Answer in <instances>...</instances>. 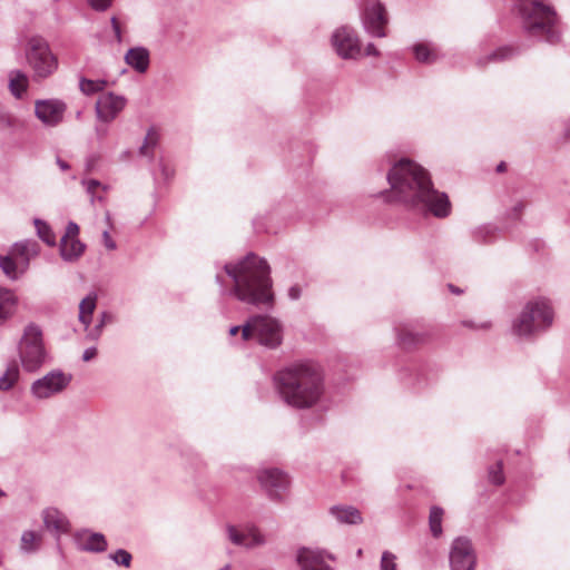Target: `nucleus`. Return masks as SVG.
Wrapping results in <instances>:
<instances>
[{
    "label": "nucleus",
    "instance_id": "obj_48",
    "mask_svg": "<svg viewBox=\"0 0 570 570\" xmlns=\"http://www.w3.org/2000/svg\"><path fill=\"white\" fill-rule=\"evenodd\" d=\"M463 325L468 326V327H471L473 330H488L490 327V323L489 322H483V323H480V324H475L474 322L464 321Z\"/></svg>",
    "mask_w": 570,
    "mask_h": 570
},
{
    "label": "nucleus",
    "instance_id": "obj_24",
    "mask_svg": "<svg viewBox=\"0 0 570 570\" xmlns=\"http://www.w3.org/2000/svg\"><path fill=\"white\" fill-rule=\"evenodd\" d=\"M42 540L41 531L26 530L21 534L20 550L27 554L36 553L41 549Z\"/></svg>",
    "mask_w": 570,
    "mask_h": 570
},
{
    "label": "nucleus",
    "instance_id": "obj_5",
    "mask_svg": "<svg viewBox=\"0 0 570 570\" xmlns=\"http://www.w3.org/2000/svg\"><path fill=\"white\" fill-rule=\"evenodd\" d=\"M553 309L546 298L529 301L512 323V332L520 337H531L547 331L553 323Z\"/></svg>",
    "mask_w": 570,
    "mask_h": 570
},
{
    "label": "nucleus",
    "instance_id": "obj_21",
    "mask_svg": "<svg viewBox=\"0 0 570 570\" xmlns=\"http://www.w3.org/2000/svg\"><path fill=\"white\" fill-rule=\"evenodd\" d=\"M11 253L21 262V269L27 271L30 259L38 255L39 246L37 242L27 239L16 243Z\"/></svg>",
    "mask_w": 570,
    "mask_h": 570
},
{
    "label": "nucleus",
    "instance_id": "obj_35",
    "mask_svg": "<svg viewBox=\"0 0 570 570\" xmlns=\"http://www.w3.org/2000/svg\"><path fill=\"white\" fill-rule=\"evenodd\" d=\"M107 85L106 80H91L87 78H80L79 80V89L82 94L90 96L96 92L102 91L105 86Z\"/></svg>",
    "mask_w": 570,
    "mask_h": 570
},
{
    "label": "nucleus",
    "instance_id": "obj_9",
    "mask_svg": "<svg viewBox=\"0 0 570 570\" xmlns=\"http://www.w3.org/2000/svg\"><path fill=\"white\" fill-rule=\"evenodd\" d=\"M71 375L61 370H52L31 383L30 394L35 400H49L62 393L71 382Z\"/></svg>",
    "mask_w": 570,
    "mask_h": 570
},
{
    "label": "nucleus",
    "instance_id": "obj_30",
    "mask_svg": "<svg viewBox=\"0 0 570 570\" xmlns=\"http://www.w3.org/2000/svg\"><path fill=\"white\" fill-rule=\"evenodd\" d=\"M96 294H89L79 304V321L85 325L87 330L91 322V315L96 308Z\"/></svg>",
    "mask_w": 570,
    "mask_h": 570
},
{
    "label": "nucleus",
    "instance_id": "obj_43",
    "mask_svg": "<svg viewBox=\"0 0 570 570\" xmlns=\"http://www.w3.org/2000/svg\"><path fill=\"white\" fill-rule=\"evenodd\" d=\"M78 234H79V226L73 223V222H69L67 227H66V233L65 235L61 237V239H79L78 238Z\"/></svg>",
    "mask_w": 570,
    "mask_h": 570
},
{
    "label": "nucleus",
    "instance_id": "obj_26",
    "mask_svg": "<svg viewBox=\"0 0 570 570\" xmlns=\"http://www.w3.org/2000/svg\"><path fill=\"white\" fill-rule=\"evenodd\" d=\"M17 298L14 294L7 288H0V323L8 320L14 312Z\"/></svg>",
    "mask_w": 570,
    "mask_h": 570
},
{
    "label": "nucleus",
    "instance_id": "obj_17",
    "mask_svg": "<svg viewBox=\"0 0 570 570\" xmlns=\"http://www.w3.org/2000/svg\"><path fill=\"white\" fill-rule=\"evenodd\" d=\"M42 522L49 532H51L57 541L60 540V537L65 533L69 532L70 522L65 513H62L57 508H47L41 513Z\"/></svg>",
    "mask_w": 570,
    "mask_h": 570
},
{
    "label": "nucleus",
    "instance_id": "obj_22",
    "mask_svg": "<svg viewBox=\"0 0 570 570\" xmlns=\"http://www.w3.org/2000/svg\"><path fill=\"white\" fill-rule=\"evenodd\" d=\"M125 61L137 72H146L149 67V52L144 47H135L127 51Z\"/></svg>",
    "mask_w": 570,
    "mask_h": 570
},
{
    "label": "nucleus",
    "instance_id": "obj_46",
    "mask_svg": "<svg viewBox=\"0 0 570 570\" xmlns=\"http://www.w3.org/2000/svg\"><path fill=\"white\" fill-rule=\"evenodd\" d=\"M159 170H160V176L164 180H167L169 179L170 177H173L174 175V170L167 166L164 160H160L159 161Z\"/></svg>",
    "mask_w": 570,
    "mask_h": 570
},
{
    "label": "nucleus",
    "instance_id": "obj_19",
    "mask_svg": "<svg viewBox=\"0 0 570 570\" xmlns=\"http://www.w3.org/2000/svg\"><path fill=\"white\" fill-rule=\"evenodd\" d=\"M75 540L78 549L81 551L104 552L107 549V540L99 532L85 529L76 533Z\"/></svg>",
    "mask_w": 570,
    "mask_h": 570
},
{
    "label": "nucleus",
    "instance_id": "obj_55",
    "mask_svg": "<svg viewBox=\"0 0 570 570\" xmlns=\"http://www.w3.org/2000/svg\"><path fill=\"white\" fill-rule=\"evenodd\" d=\"M242 327H243V325L242 326H233V327H230L229 334L233 335V336L236 335L239 331H242Z\"/></svg>",
    "mask_w": 570,
    "mask_h": 570
},
{
    "label": "nucleus",
    "instance_id": "obj_27",
    "mask_svg": "<svg viewBox=\"0 0 570 570\" xmlns=\"http://www.w3.org/2000/svg\"><path fill=\"white\" fill-rule=\"evenodd\" d=\"M399 343L404 348H411L425 340V335L420 332H415L409 326H403L397 330Z\"/></svg>",
    "mask_w": 570,
    "mask_h": 570
},
{
    "label": "nucleus",
    "instance_id": "obj_2",
    "mask_svg": "<svg viewBox=\"0 0 570 570\" xmlns=\"http://www.w3.org/2000/svg\"><path fill=\"white\" fill-rule=\"evenodd\" d=\"M224 271L232 279L233 286L226 288L224 276L218 273L216 282L222 286L223 295L234 296L243 303L255 306L273 305L271 268L265 259L249 253L237 263L225 264Z\"/></svg>",
    "mask_w": 570,
    "mask_h": 570
},
{
    "label": "nucleus",
    "instance_id": "obj_39",
    "mask_svg": "<svg viewBox=\"0 0 570 570\" xmlns=\"http://www.w3.org/2000/svg\"><path fill=\"white\" fill-rule=\"evenodd\" d=\"M114 321V316L108 313V312H102L100 314V321L99 323L95 326V328L88 334V336L92 340H97L100 334H101V330L102 327L106 325V324H109Z\"/></svg>",
    "mask_w": 570,
    "mask_h": 570
},
{
    "label": "nucleus",
    "instance_id": "obj_23",
    "mask_svg": "<svg viewBox=\"0 0 570 570\" xmlns=\"http://www.w3.org/2000/svg\"><path fill=\"white\" fill-rule=\"evenodd\" d=\"M86 249V245L79 239H60L59 253L60 257L68 263L78 261Z\"/></svg>",
    "mask_w": 570,
    "mask_h": 570
},
{
    "label": "nucleus",
    "instance_id": "obj_25",
    "mask_svg": "<svg viewBox=\"0 0 570 570\" xmlns=\"http://www.w3.org/2000/svg\"><path fill=\"white\" fill-rule=\"evenodd\" d=\"M0 268L10 279H18L26 271L21 269V262L10 253L9 255L0 254Z\"/></svg>",
    "mask_w": 570,
    "mask_h": 570
},
{
    "label": "nucleus",
    "instance_id": "obj_40",
    "mask_svg": "<svg viewBox=\"0 0 570 570\" xmlns=\"http://www.w3.org/2000/svg\"><path fill=\"white\" fill-rule=\"evenodd\" d=\"M489 479L495 485L503 484L504 475H503L501 462H498L495 465H493L489 469Z\"/></svg>",
    "mask_w": 570,
    "mask_h": 570
},
{
    "label": "nucleus",
    "instance_id": "obj_13",
    "mask_svg": "<svg viewBox=\"0 0 570 570\" xmlns=\"http://www.w3.org/2000/svg\"><path fill=\"white\" fill-rule=\"evenodd\" d=\"M226 532L229 541L235 546L247 549L261 547L266 543V538L262 531L253 523H247L242 528L228 524Z\"/></svg>",
    "mask_w": 570,
    "mask_h": 570
},
{
    "label": "nucleus",
    "instance_id": "obj_52",
    "mask_svg": "<svg viewBox=\"0 0 570 570\" xmlns=\"http://www.w3.org/2000/svg\"><path fill=\"white\" fill-rule=\"evenodd\" d=\"M365 55L366 56L377 57V56H380V51L377 50V48L373 43H368L365 47Z\"/></svg>",
    "mask_w": 570,
    "mask_h": 570
},
{
    "label": "nucleus",
    "instance_id": "obj_36",
    "mask_svg": "<svg viewBox=\"0 0 570 570\" xmlns=\"http://www.w3.org/2000/svg\"><path fill=\"white\" fill-rule=\"evenodd\" d=\"M159 136L155 129H149L145 137L144 144L139 148V154L146 157H153V150L158 145Z\"/></svg>",
    "mask_w": 570,
    "mask_h": 570
},
{
    "label": "nucleus",
    "instance_id": "obj_58",
    "mask_svg": "<svg viewBox=\"0 0 570 570\" xmlns=\"http://www.w3.org/2000/svg\"><path fill=\"white\" fill-rule=\"evenodd\" d=\"M505 170V164L501 163L497 166V171L502 173Z\"/></svg>",
    "mask_w": 570,
    "mask_h": 570
},
{
    "label": "nucleus",
    "instance_id": "obj_6",
    "mask_svg": "<svg viewBox=\"0 0 570 570\" xmlns=\"http://www.w3.org/2000/svg\"><path fill=\"white\" fill-rule=\"evenodd\" d=\"M243 341L255 340L258 344L268 348H275L283 341V327L281 323L268 315H254L242 327Z\"/></svg>",
    "mask_w": 570,
    "mask_h": 570
},
{
    "label": "nucleus",
    "instance_id": "obj_18",
    "mask_svg": "<svg viewBox=\"0 0 570 570\" xmlns=\"http://www.w3.org/2000/svg\"><path fill=\"white\" fill-rule=\"evenodd\" d=\"M301 570H333L324 560V551L312 548H301L296 556Z\"/></svg>",
    "mask_w": 570,
    "mask_h": 570
},
{
    "label": "nucleus",
    "instance_id": "obj_49",
    "mask_svg": "<svg viewBox=\"0 0 570 570\" xmlns=\"http://www.w3.org/2000/svg\"><path fill=\"white\" fill-rule=\"evenodd\" d=\"M524 209V204L522 202H519L517 203L512 209L510 210L509 215L510 217L512 218H518L519 215L522 213V210Z\"/></svg>",
    "mask_w": 570,
    "mask_h": 570
},
{
    "label": "nucleus",
    "instance_id": "obj_54",
    "mask_svg": "<svg viewBox=\"0 0 570 570\" xmlns=\"http://www.w3.org/2000/svg\"><path fill=\"white\" fill-rule=\"evenodd\" d=\"M57 165L59 166V168L63 171L68 170L69 169V165L67 161L62 160L61 158H57Z\"/></svg>",
    "mask_w": 570,
    "mask_h": 570
},
{
    "label": "nucleus",
    "instance_id": "obj_33",
    "mask_svg": "<svg viewBox=\"0 0 570 570\" xmlns=\"http://www.w3.org/2000/svg\"><path fill=\"white\" fill-rule=\"evenodd\" d=\"M413 52L419 62L431 63L436 59L435 51L428 43H415Z\"/></svg>",
    "mask_w": 570,
    "mask_h": 570
},
{
    "label": "nucleus",
    "instance_id": "obj_31",
    "mask_svg": "<svg viewBox=\"0 0 570 570\" xmlns=\"http://www.w3.org/2000/svg\"><path fill=\"white\" fill-rule=\"evenodd\" d=\"M20 370L16 362H11L4 373L0 376V391H9L18 382Z\"/></svg>",
    "mask_w": 570,
    "mask_h": 570
},
{
    "label": "nucleus",
    "instance_id": "obj_51",
    "mask_svg": "<svg viewBox=\"0 0 570 570\" xmlns=\"http://www.w3.org/2000/svg\"><path fill=\"white\" fill-rule=\"evenodd\" d=\"M111 26H112V29H114L117 40L120 41L121 32H120V26L118 23L117 18H115V17L111 18Z\"/></svg>",
    "mask_w": 570,
    "mask_h": 570
},
{
    "label": "nucleus",
    "instance_id": "obj_41",
    "mask_svg": "<svg viewBox=\"0 0 570 570\" xmlns=\"http://www.w3.org/2000/svg\"><path fill=\"white\" fill-rule=\"evenodd\" d=\"M395 559L392 552L384 551L381 558V570H396Z\"/></svg>",
    "mask_w": 570,
    "mask_h": 570
},
{
    "label": "nucleus",
    "instance_id": "obj_7",
    "mask_svg": "<svg viewBox=\"0 0 570 570\" xmlns=\"http://www.w3.org/2000/svg\"><path fill=\"white\" fill-rule=\"evenodd\" d=\"M21 365L26 372H36L45 363L47 352L43 345L41 330L35 324H29L18 345Z\"/></svg>",
    "mask_w": 570,
    "mask_h": 570
},
{
    "label": "nucleus",
    "instance_id": "obj_56",
    "mask_svg": "<svg viewBox=\"0 0 570 570\" xmlns=\"http://www.w3.org/2000/svg\"><path fill=\"white\" fill-rule=\"evenodd\" d=\"M97 135L99 137L106 136L107 135V128H104V129L97 128Z\"/></svg>",
    "mask_w": 570,
    "mask_h": 570
},
{
    "label": "nucleus",
    "instance_id": "obj_37",
    "mask_svg": "<svg viewBox=\"0 0 570 570\" xmlns=\"http://www.w3.org/2000/svg\"><path fill=\"white\" fill-rule=\"evenodd\" d=\"M497 229L492 226H481L473 230V238L478 243H489L493 239Z\"/></svg>",
    "mask_w": 570,
    "mask_h": 570
},
{
    "label": "nucleus",
    "instance_id": "obj_28",
    "mask_svg": "<svg viewBox=\"0 0 570 570\" xmlns=\"http://www.w3.org/2000/svg\"><path fill=\"white\" fill-rule=\"evenodd\" d=\"M515 56V50L512 47H500L497 50L492 51L491 53L480 58L478 60V65L481 67H485L489 63L492 62H501L511 59Z\"/></svg>",
    "mask_w": 570,
    "mask_h": 570
},
{
    "label": "nucleus",
    "instance_id": "obj_3",
    "mask_svg": "<svg viewBox=\"0 0 570 570\" xmlns=\"http://www.w3.org/2000/svg\"><path fill=\"white\" fill-rule=\"evenodd\" d=\"M281 399L298 410L317 405L324 395V377L318 366L312 363H295L274 376Z\"/></svg>",
    "mask_w": 570,
    "mask_h": 570
},
{
    "label": "nucleus",
    "instance_id": "obj_53",
    "mask_svg": "<svg viewBox=\"0 0 570 570\" xmlns=\"http://www.w3.org/2000/svg\"><path fill=\"white\" fill-rule=\"evenodd\" d=\"M11 125L10 117L4 112H0V126L10 127Z\"/></svg>",
    "mask_w": 570,
    "mask_h": 570
},
{
    "label": "nucleus",
    "instance_id": "obj_12",
    "mask_svg": "<svg viewBox=\"0 0 570 570\" xmlns=\"http://www.w3.org/2000/svg\"><path fill=\"white\" fill-rule=\"evenodd\" d=\"M331 42L342 59H356L361 55L360 39L351 27L342 26L335 29Z\"/></svg>",
    "mask_w": 570,
    "mask_h": 570
},
{
    "label": "nucleus",
    "instance_id": "obj_34",
    "mask_svg": "<svg viewBox=\"0 0 570 570\" xmlns=\"http://www.w3.org/2000/svg\"><path fill=\"white\" fill-rule=\"evenodd\" d=\"M35 227L40 239H42L49 246L56 245V235L46 222L37 218L35 219Z\"/></svg>",
    "mask_w": 570,
    "mask_h": 570
},
{
    "label": "nucleus",
    "instance_id": "obj_45",
    "mask_svg": "<svg viewBox=\"0 0 570 570\" xmlns=\"http://www.w3.org/2000/svg\"><path fill=\"white\" fill-rule=\"evenodd\" d=\"M102 243L108 250H115L117 248L116 242L111 238L108 230L102 233Z\"/></svg>",
    "mask_w": 570,
    "mask_h": 570
},
{
    "label": "nucleus",
    "instance_id": "obj_29",
    "mask_svg": "<svg viewBox=\"0 0 570 570\" xmlns=\"http://www.w3.org/2000/svg\"><path fill=\"white\" fill-rule=\"evenodd\" d=\"M27 87V75L20 70H12L9 75V89L11 94L17 98H21V96L26 92Z\"/></svg>",
    "mask_w": 570,
    "mask_h": 570
},
{
    "label": "nucleus",
    "instance_id": "obj_16",
    "mask_svg": "<svg viewBox=\"0 0 570 570\" xmlns=\"http://www.w3.org/2000/svg\"><path fill=\"white\" fill-rule=\"evenodd\" d=\"M124 96L112 92L101 95L96 102L97 118L104 122L112 121L126 106Z\"/></svg>",
    "mask_w": 570,
    "mask_h": 570
},
{
    "label": "nucleus",
    "instance_id": "obj_32",
    "mask_svg": "<svg viewBox=\"0 0 570 570\" xmlns=\"http://www.w3.org/2000/svg\"><path fill=\"white\" fill-rule=\"evenodd\" d=\"M444 511L440 507H432L429 515V527L432 535L434 538L441 537L442 530V520H443Z\"/></svg>",
    "mask_w": 570,
    "mask_h": 570
},
{
    "label": "nucleus",
    "instance_id": "obj_20",
    "mask_svg": "<svg viewBox=\"0 0 570 570\" xmlns=\"http://www.w3.org/2000/svg\"><path fill=\"white\" fill-rule=\"evenodd\" d=\"M328 512L338 524L356 525L363 522L361 511L353 505H333Z\"/></svg>",
    "mask_w": 570,
    "mask_h": 570
},
{
    "label": "nucleus",
    "instance_id": "obj_15",
    "mask_svg": "<svg viewBox=\"0 0 570 570\" xmlns=\"http://www.w3.org/2000/svg\"><path fill=\"white\" fill-rule=\"evenodd\" d=\"M67 105L60 99L37 100L35 104L36 117L48 127H56L62 120Z\"/></svg>",
    "mask_w": 570,
    "mask_h": 570
},
{
    "label": "nucleus",
    "instance_id": "obj_14",
    "mask_svg": "<svg viewBox=\"0 0 570 570\" xmlns=\"http://www.w3.org/2000/svg\"><path fill=\"white\" fill-rule=\"evenodd\" d=\"M474 566L475 556L471 541L464 537L456 538L450 550L451 570H474Z\"/></svg>",
    "mask_w": 570,
    "mask_h": 570
},
{
    "label": "nucleus",
    "instance_id": "obj_47",
    "mask_svg": "<svg viewBox=\"0 0 570 570\" xmlns=\"http://www.w3.org/2000/svg\"><path fill=\"white\" fill-rule=\"evenodd\" d=\"M287 295L291 299L296 301L302 295V288L299 285H293L288 288Z\"/></svg>",
    "mask_w": 570,
    "mask_h": 570
},
{
    "label": "nucleus",
    "instance_id": "obj_38",
    "mask_svg": "<svg viewBox=\"0 0 570 570\" xmlns=\"http://www.w3.org/2000/svg\"><path fill=\"white\" fill-rule=\"evenodd\" d=\"M109 558L117 564L129 568L131 564L132 557L125 549H118L114 553L109 554Z\"/></svg>",
    "mask_w": 570,
    "mask_h": 570
},
{
    "label": "nucleus",
    "instance_id": "obj_10",
    "mask_svg": "<svg viewBox=\"0 0 570 570\" xmlns=\"http://www.w3.org/2000/svg\"><path fill=\"white\" fill-rule=\"evenodd\" d=\"M361 19L364 30L372 37H386L385 27L389 16L385 6L380 0H363L361 4Z\"/></svg>",
    "mask_w": 570,
    "mask_h": 570
},
{
    "label": "nucleus",
    "instance_id": "obj_44",
    "mask_svg": "<svg viewBox=\"0 0 570 570\" xmlns=\"http://www.w3.org/2000/svg\"><path fill=\"white\" fill-rule=\"evenodd\" d=\"M88 4L96 11H106L111 7L114 0H87Z\"/></svg>",
    "mask_w": 570,
    "mask_h": 570
},
{
    "label": "nucleus",
    "instance_id": "obj_1",
    "mask_svg": "<svg viewBox=\"0 0 570 570\" xmlns=\"http://www.w3.org/2000/svg\"><path fill=\"white\" fill-rule=\"evenodd\" d=\"M391 198L402 203L409 209L438 218L451 213V203L445 193L433 187L428 171L420 165L401 159L387 173Z\"/></svg>",
    "mask_w": 570,
    "mask_h": 570
},
{
    "label": "nucleus",
    "instance_id": "obj_57",
    "mask_svg": "<svg viewBox=\"0 0 570 570\" xmlns=\"http://www.w3.org/2000/svg\"><path fill=\"white\" fill-rule=\"evenodd\" d=\"M449 288H450V291H451L452 293H454V294H460V293H462V291H461V289H459L458 287H455L454 285H449Z\"/></svg>",
    "mask_w": 570,
    "mask_h": 570
},
{
    "label": "nucleus",
    "instance_id": "obj_50",
    "mask_svg": "<svg viewBox=\"0 0 570 570\" xmlns=\"http://www.w3.org/2000/svg\"><path fill=\"white\" fill-rule=\"evenodd\" d=\"M97 355V348L96 347H89V348H86L83 351V354H82V360L85 362H89L91 361L92 358H95Z\"/></svg>",
    "mask_w": 570,
    "mask_h": 570
},
{
    "label": "nucleus",
    "instance_id": "obj_8",
    "mask_svg": "<svg viewBox=\"0 0 570 570\" xmlns=\"http://www.w3.org/2000/svg\"><path fill=\"white\" fill-rule=\"evenodd\" d=\"M26 57L35 80L46 79L58 69V59L43 38L32 37L28 41Z\"/></svg>",
    "mask_w": 570,
    "mask_h": 570
},
{
    "label": "nucleus",
    "instance_id": "obj_59",
    "mask_svg": "<svg viewBox=\"0 0 570 570\" xmlns=\"http://www.w3.org/2000/svg\"><path fill=\"white\" fill-rule=\"evenodd\" d=\"M6 493L0 489V498L4 497Z\"/></svg>",
    "mask_w": 570,
    "mask_h": 570
},
{
    "label": "nucleus",
    "instance_id": "obj_60",
    "mask_svg": "<svg viewBox=\"0 0 570 570\" xmlns=\"http://www.w3.org/2000/svg\"><path fill=\"white\" fill-rule=\"evenodd\" d=\"M106 219L109 222L110 220V215L109 213L106 214Z\"/></svg>",
    "mask_w": 570,
    "mask_h": 570
},
{
    "label": "nucleus",
    "instance_id": "obj_4",
    "mask_svg": "<svg viewBox=\"0 0 570 570\" xmlns=\"http://www.w3.org/2000/svg\"><path fill=\"white\" fill-rule=\"evenodd\" d=\"M514 9L520 17L523 30L531 37L549 43L560 40L558 17L554 9L543 0H515Z\"/></svg>",
    "mask_w": 570,
    "mask_h": 570
},
{
    "label": "nucleus",
    "instance_id": "obj_11",
    "mask_svg": "<svg viewBox=\"0 0 570 570\" xmlns=\"http://www.w3.org/2000/svg\"><path fill=\"white\" fill-rule=\"evenodd\" d=\"M261 488L272 501L281 502L289 488V479L286 473L277 468L263 469L257 473Z\"/></svg>",
    "mask_w": 570,
    "mask_h": 570
},
{
    "label": "nucleus",
    "instance_id": "obj_42",
    "mask_svg": "<svg viewBox=\"0 0 570 570\" xmlns=\"http://www.w3.org/2000/svg\"><path fill=\"white\" fill-rule=\"evenodd\" d=\"M81 184L85 187L86 191L91 196V202H94L95 191L98 187H101V183L97 179H83Z\"/></svg>",
    "mask_w": 570,
    "mask_h": 570
}]
</instances>
